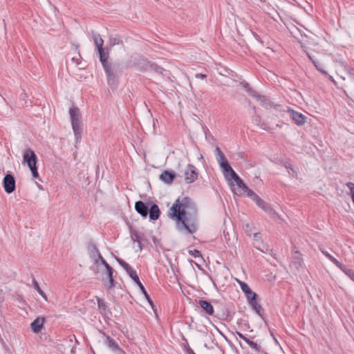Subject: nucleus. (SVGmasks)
I'll return each mask as SVG.
<instances>
[{
    "label": "nucleus",
    "instance_id": "1",
    "mask_svg": "<svg viewBox=\"0 0 354 354\" xmlns=\"http://www.w3.org/2000/svg\"><path fill=\"white\" fill-rule=\"evenodd\" d=\"M169 216L176 222L179 231L194 234L198 229L196 209L189 197H184L181 201L176 199L169 209Z\"/></svg>",
    "mask_w": 354,
    "mask_h": 354
},
{
    "label": "nucleus",
    "instance_id": "2",
    "mask_svg": "<svg viewBox=\"0 0 354 354\" xmlns=\"http://www.w3.org/2000/svg\"><path fill=\"white\" fill-rule=\"evenodd\" d=\"M72 128L74 132L76 143L80 141L82 138V115L80 109L77 107H72L69 109Z\"/></svg>",
    "mask_w": 354,
    "mask_h": 354
},
{
    "label": "nucleus",
    "instance_id": "3",
    "mask_svg": "<svg viewBox=\"0 0 354 354\" xmlns=\"http://www.w3.org/2000/svg\"><path fill=\"white\" fill-rule=\"evenodd\" d=\"M102 66L107 77L108 84L111 86H115L120 72V64L117 62H108Z\"/></svg>",
    "mask_w": 354,
    "mask_h": 354
},
{
    "label": "nucleus",
    "instance_id": "4",
    "mask_svg": "<svg viewBox=\"0 0 354 354\" xmlns=\"http://www.w3.org/2000/svg\"><path fill=\"white\" fill-rule=\"evenodd\" d=\"M24 162L26 163L30 169L32 175L34 178H39V173L37 171V157L35 153L30 149L25 150L23 156Z\"/></svg>",
    "mask_w": 354,
    "mask_h": 354
},
{
    "label": "nucleus",
    "instance_id": "5",
    "mask_svg": "<svg viewBox=\"0 0 354 354\" xmlns=\"http://www.w3.org/2000/svg\"><path fill=\"white\" fill-rule=\"evenodd\" d=\"M5 192L11 194L15 190V179L10 173L6 174L3 180Z\"/></svg>",
    "mask_w": 354,
    "mask_h": 354
},
{
    "label": "nucleus",
    "instance_id": "6",
    "mask_svg": "<svg viewBox=\"0 0 354 354\" xmlns=\"http://www.w3.org/2000/svg\"><path fill=\"white\" fill-rule=\"evenodd\" d=\"M287 113L296 124L302 126L306 123V118L302 113L294 111L289 107H287Z\"/></svg>",
    "mask_w": 354,
    "mask_h": 354
},
{
    "label": "nucleus",
    "instance_id": "7",
    "mask_svg": "<svg viewBox=\"0 0 354 354\" xmlns=\"http://www.w3.org/2000/svg\"><path fill=\"white\" fill-rule=\"evenodd\" d=\"M198 177V173L196 171V167L192 165H188L185 171V180L187 183L189 184L194 182Z\"/></svg>",
    "mask_w": 354,
    "mask_h": 354
},
{
    "label": "nucleus",
    "instance_id": "8",
    "mask_svg": "<svg viewBox=\"0 0 354 354\" xmlns=\"http://www.w3.org/2000/svg\"><path fill=\"white\" fill-rule=\"evenodd\" d=\"M237 185V187H233L234 186H231L232 190L233 193L237 196H241L244 194L245 190H248V187L247 185L243 183L242 179L237 175L234 178H233Z\"/></svg>",
    "mask_w": 354,
    "mask_h": 354
},
{
    "label": "nucleus",
    "instance_id": "9",
    "mask_svg": "<svg viewBox=\"0 0 354 354\" xmlns=\"http://www.w3.org/2000/svg\"><path fill=\"white\" fill-rule=\"evenodd\" d=\"M252 96L255 97L260 102V104L267 109H271L272 107H274V109H277V107L280 106L279 105L274 106L273 103L270 100V99H268L265 95H261L257 93H254L252 94Z\"/></svg>",
    "mask_w": 354,
    "mask_h": 354
},
{
    "label": "nucleus",
    "instance_id": "10",
    "mask_svg": "<svg viewBox=\"0 0 354 354\" xmlns=\"http://www.w3.org/2000/svg\"><path fill=\"white\" fill-rule=\"evenodd\" d=\"M105 269H106L105 274L106 275V277L104 278L103 280L104 281H105L106 279L108 280V283H105V286L108 289H111L112 288H113L115 286V281L113 277V269L112 268V267L111 266H107L106 268H105Z\"/></svg>",
    "mask_w": 354,
    "mask_h": 354
},
{
    "label": "nucleus",
    "instance_id": "11",
    "mask_svg": "<svg viewBox=\"0 0 354 354\" xmlns=\"http://www.w3.org/2000/svg\"><path fill=\"white\" fill-rule=\"evenodd\" d=\"M149 203H145L141 201H138L135 203V209L142 217L146 218L149 213Z\"/></svg>",
    "mask_w": 354,
    "mask_h": 354
},
{
    "label": "nucleus",
    "instance_id": "12",
    "mask_svg": "<svg viewBox=\"0 0 354 354\" xmlns=\"http://www.w3.org/2000/svg\"><path fill=\"white\" fill-rule=\"evenodd\" d=\"M44 322H45L44 317H37L30 324L31 330L35 333H39L41 330Z\"/></svg>",
    "mask_w": 354,
    "mask_h": 354
},
{
    "label": "nucleus",
    "instance_id": "13",
    "mask_svg": "<svg viewBox=\"0 0 354 354\" xmlns=\"http://www.w3.org/2000/svg\"><path fill=\"white\" fill-rule=\"evenodd\" d=\"M175 177L176 174L174 171L165 170L160 175L159 178L165 183L170 184L174 181Z\"/></svg>",
    "mask_w": 354,
    "mask_h": 354
},
{
    "label": "nucleus",
    "instance_id": "14",
    "mask_svg": "<svg viewBox=\"0 0 354 354\" xmlns=\"http://www.w3.org/2000/svg\"><path fill=\"white\" fill-rule=\"evenodd\" d=\"M198 304L201 306V308L208 315H213L214 310V307L212 305V304L206 300L200 299L198 301Z\"/></svg>",
    "mask_w": 354,
    "mask_h": 354
},
{
    "label": "nucleus",
    "instance_id": "15",
    "mask_svg": "<svg viewBox=\"0 0 354 354\" xmlns=\"http://www.w3.org/2000/svg\"><path fill=\"white\" fill-rule=\"evenodd\" d=\"M104 337V344L108 346L113 352L119 347L118 344L109 335H107L105 333H102Z\"/></svg>",
    "mask_w": 354,
    "mask_h": 354
},
{
    "label": "nucleus",
    "instance_id": "16",
    "mask_svg": "<svg viewBox=\"0 0 354 354\" xmlns=\"http://www.w3.org/2000/svg\"><path fill=\"white\" fill-rule=\"evenodd\" d=\"M148 214L149 215L150 220H151V221L157 220L159 218L160 214V211L158 206L156 204H152L151 205L150 208L149 207Z\"/></svg>",
    "mask_w": 354,
    "mask_h": 354
},
{
    "label": "nucleus",
    "instance_id": "17",
    "mask_svg": "<svg viewBox=\"0 0 354 354\" xmlns=\"http://www.w3.org/2000/svg\"><path fill=\"white\" fill-rule=\"evenodd\" d=\"M239 284L242 291L245 293L247 299L250 297H254L255 295H257V293L253 292L245 282L239 281Z\"/></svg>",
    "mask_w": 354,
    "mask_h": 354
},
{
    "label": "nucleus",
    "instance_id": "18",
    "mask_svg": "<svg viewBox=\"0 0 354 354\" xmlns=\"http://www.w3.org/2000/svg\"><path fill=\"white\" fill-rule=\"evenodd\" d=\"M223 173L225 179L229 182L230 185L234 186V183L232 182V180L237 176V174L233 170L232 167L230 166V168H228Z\"/></svg>",
    "mask_w": 354,
    "mask_h": 354
},
{
    "label": "nucleus",
    "instance_id": "19",
    "mask_svg": "<svg viewBox=\"0 0 354 354\" xmlns=\"http://www.w3.org/2000/svg\"><path fill=\"white\" fill-rule=\"evenodd\" d=\"M137 279L136 280H133V281L138 286L139 288L140 289L141 292H142V294L144 295L145 297L146 298V299L148 301V302L149 303V304L153 307V301L151 300L150 296L149 295V294L147 293V290H145L144 286L142 285V283L140 282V279H139V277H138L136 278Z\"/></svg>",
    "mask_w": 354,
    "mask_h": 354
},
{
    "label": "nucleus",
    "instance_id": "20",
    "mask_svg": "<svg viewBox=\"0 0 354 354\" xmlns=\"http://www.w3.org/2000/svg\"><path fill=\"white\" fill-rule=\"evenodd\" d=\"M257 205L263 209L266 212L271 214L273 212V209L270 207V206L263 201L260 197L255 201Z\"/></svg>",
    "mask_w": 354,
    "mask_h": 354
},
{
    "label": "nucleus",
    "instance_id": "21",
    "mask_svg": "<svg viewBox=\"0 0 354 354\" xmlns=\"http://www.w3.org/2000/svg\"><path fill=\"white\" fill-rule=\"evenodd\" d=\"M146 70H150L156 72V73L162 74L165 71L162 67L158 66L157 64L147 62L145 66Z\"/></svg>",
    "mask_w": 354,
    "mask_h": 354
},
{
    "label": "nucleus",
    "instance_id": "22",
    "mask_svg": "<svg viewBox=\"0 0 354 354\" xmlns=\"http://www.w3.org/2000/svg\"><path fill=\"white\" fill-rule=\"evenodd\" d=\"M129 232L130 236L132 241L136 243H140L142 241V236L141 234L132 226H129Z\"/></svg>",
    "mask_w": 354,
    "mask_h": 354
},
{
    "label": "nucleus",
    "instance_id": "23",
    "mask_svg": "<svg viewBox=\"0 0 354 354\" xmlns=\"http://www.w3.org/2000/svg\"><path fill=\"white\" fill-rule=\"evenodd\" d=\"M322 252L331 262H333L336 266L340 268L341 270L342 269H345V266L341 263L337 259L330 255L328 252L323 250Z\"/></svg>",
    "mask_w": 354,
    "mask_h": 354
},
{
    "label": "nucleus",
    "instance_id": "24",
    "mask_svg": "<svg viewBox=\"0 0 354 354\" xmlns=\"http://www.w3.org/2000/svg\"><path fill=\"white\" fill-rule=\"evenodd\" d=\"M99 55H100V60L102 63V65L104 66L105 64L109 62L108 61L109 58V51L105 50V49L103 48L102 49L97 50Z\"/></svg>",
    "mask_w": 354,
    "mask_h": 354
},
{
    "label": "nucleus",
    "instance_id": "25",
    "mask_svg": "<svg viewBox=\"0 0 354 354\" xmlns=\"http://www.w3.org/2000/svg\"><path fill=\"white\" fill-rule=\"evenodd\" d=\"M93 38L94 40L95 45L97 50L103 48L104 40L101 38L99 34L93 32Z\"/></svg>",
    "mask_w": 354,
    "mask_h": 354
},
{
    "label": "nucleus",
    "instance_id": "26",
    "mask_svg": "<svg viewBox=\"0 0 354 354\" xmlns=\"http://www.w3.org/2000/svg\"><path fill=\"white\" fill-rule=\"evenodd\" d=\"M97 307H98L100 312L102 314L106 315L107 306H106L105 301L103 299L97 298Z\"/></svg>",
    "mask_w": 354,
    "mask_h": 354
},
{
    "label": "nucleus",
    "instance_id": "27",
    "mask_svg": "<svg viewBox=\"0 0 354 354\" xmlns=\"http://www.w3.org/2000/svg\"><path fill=\"white\" fill-rule=\"evenodd\" d=\"M87 249L91 257H95V254L97 255L98 253H100L96 245L92 242L88 244Z\"/></svg>",
    "mask_w": 354,
    "mask_h": 354
},
{
    "label": "nucleus",
    "instance_id": "28",
    "mask_svg": "<svg viewBox=\"0 0 354 354\" xmlns=\"http://www.w3.org/2000/svg\"><path fill=\"white\" fill-rule=\"evenodd\" d=\"M244 341L249 345L251 348L254 349L255 351L259 352L261 351V346L257 343L250 340V339L246 337Z\"/></svg>",
    "mask_w": 354,
    "mask_h": 354
},
{
    "label": "nucleus",
    "instance_id": "29",
    "mask_svg": "<svg viewBox=\"0 0 354 354\" xmlns=\"http://www.w3.org/2000/svg\"><path fill=\"white\" fill-rule=\"evenodd\" d=\"M32 285L34 288L38 292V293L46 300L47 301V296L45 294V292L40 288L39 283L37 281L34 279L32 280Z\"/></svg>",
    "mask_w": 354,
    "mask_h": 354
},
{
    "label": "nucleus",
    "instance_id": "30",
    "mask_svg": "<svg viewBox=\"0 0 354 354\" xmlns=\"http://www.w3.org/2000/svg\"><path fill=\"white\" fill-rule=\"evenodd\" d=\"M126 270V272H127V274L129 275V277L133 279V280H136L137 277H138L136 270H133L131 268V267L130 266H128V268H125L124 269Z\"/></svg>",
    "mask_w": 354,
    "mask_h": 354
},
{
    "label": "nucleus",
    "instance_id": "31",
    "mask_svg": "<svg viewBox=\"0 0 354 354\" xmlns=\"http://www.w3.org/2000/svg\"><path fill=\"white\" fill-rule=\"evenodd\" d=\"M258 298L259 296L257 294L255 295L254 297H250L249 299H247L248 304L251 306L252 308L259 304V303L258 302Z\"/></svg>",
    "mask_w": 354,
    "mask_h": 354
},
{
    "label": "nucleus",
    "instance_id": "32",
    "mask_svg": "<svg viewBox=\"0 0 354 354\" xmlns=\"http://www.w3.org/2000/svg\"><path fill=\"white\" fill-rule=\"evenodd\" d=\"M252 309L256 312V313L258 315H259L263 319H264V317H263L264 310L261 307L260 304H258L257 306L252 307Z\"/></svg>",
    "mask_w": 354,
    "mask_h": 354
},
{
    "label": "nucleus",
    "instance_id": "33",
    "mask_svg": "<svg viewBox=\"0 0 354 354\" xmlns=\"http://www.w3.org/2000/svg\"><path fill=\"white\" fill-rule=\"evenodd\" d=\"M109 45L111 46H114L115 45H119L122 43V40L118 37H111L109 39Z\"/></svg>",
    "mask_w": 354,
    "mask_h": 354
},
{
    "label": "nucleus",
    "instance_id": "34",
    "mask_svg": "<svg viewBox=\"0 0 354 354\" xmlns=\"http://www.w3.org/2000/svg\"><path fill=\"white\" fill-rule=\"evenodd\" d=\"M97 256V259L95 260V264L98 263V261H100L101 262V263L104 266V268H106L107 266H110L106 261V260L103 258V257L102 256L101 253H98V254Z\"/></svg>",
    "mask_w": 354,
    "mask_h": 354
},
{
    "label": "nucleus",
    "instance_id": "35",
    "mask_svg": "<svg viewBox=\"0 0 354 354\" xmlns=\"http://www.w3.org/2000/svg\"><path fill=\"white\" fill-rule=\"evenodd\" d=\"M246 193L248 196L250 197L254 201H257L259 196L256 194L253 191L248 188V190H245L244 194Z\"/></svg>",
    "mask_w": 354,
    "mask_h": 354
},
{
    "label": "nucleus",
    "instance_id": "36",
    "mask_svg": "<svg viewBox=\"0 0 354 354\" xmlns=\"http://www.w3.org/2000/svg\"><path fill=\"white\" fill-rule=\"evenodd\" d=\"M351 279L354 281V270L348 269L345 266V269L342 270Z\"/></svg>",
    "mask_w": 354,
    "mask_h": 354
},
{
    "label": "nucleus",
    "instance_id": "37",
    "mask_svg": "<svg viewBox=\"0 0 354 354\" xmlns=\"http://www.w3.org/2000/svg\"><path fill=\"white\" fill-rule=\"evenodd\" d=\"M220 167L222 169V171L223 172L228 168H230V165L227 161H223L222 162H220Z\"/></svg>",
    "mask_w": 354,
    "mask_h": 354
},
{
    "label": "nucleus",
    "instance_id": "38",
    "mask_svg": "<svg viewBox=\"0 0 354 354\" xmlns=\"http://www.w3.org/2000/svg\"><path fill=\"white\" fill-rule=\"evenodd\" d=\"M116 261L118 262V263L124 268H128V266H129L127 262H125L124 260H122L120 258L115 257Z\"/></svg>",
    "mask_w": 354,
    "mask_h": 354
},
{
    "label": "nucleus",
    "instance_id": "39",
    "mask_svg": "<svg viewBox=\"0 0 354 354\" xmlns=\"http://www.w3.org/2000/svg\"><path fill=\"white\" fill-rule=\"evenodd\" d=\"M189 253L194 256L195 258L201 257V253L198 250H189Z\"/></svg>",
    "mask_w": 354,
    "mask_h": 354
},
{
    "label": "nucleus",
    "instance_id": "40",
    "mask_svg": "<svg viewBox=\"0 0 354 354\" xmlns=\"http://www.w3.org/2000/svg\"><path fill=\"white\" fill-rule=\"evenodd\" d=\"M252 123L257 126L260 125L261 123V118L259 115H254L252 118Z\"/></svg>",
    "mask_w": 354,
    "mask_h": 354
},
{
    "label": "nucleus",
    "instance_id": "41",
    "mask_svg": "<svg viewBox=\"0 0 354 354\" xmlns=\"http://www.w3.org/2000/svg\"><path fill=\"white\" fill-rule=\"evenodd\" d=\"M313 64L316 67V68L318 71H319L321 73H322L323 74H325V75L327 74V73L325 71H324L323 69L321 68L320 64L317 61H313Z\"/></svg>",
    "mask_w": 354,
    "mask_h": 354
},
{
    "label": "nucleus",
    "instance_id": "42",
    "mask_svg": "<svg viewBox=\"0 0 354 354\" xmlns=\"http://www.w3.org/2000/svg\"><path fill=\"white\" fill-rule=\"evenodd\" d=\"M288 174L293 178H297V173L292 167L288 169Z\"/></svg>",
    "mask_w": 354,
    "mask_h": 354
},
{
    "label": "nucleus",
    "instance_id": "43",
    "mask_svg": "<svg viewBox=\"0 0 354 354\" xmlns=\"http://www.w3.org/2000/svg\"><path fill=\"white\" fill-rule=\"evenodd\" d=\"M216 160L218 161L219 165H220V162H222L223 161H227L225 159V157L224 154H222L220 156H217L216 157Z\"/></svg>",
    "mask_w": 354,
    "mask_h": 354
},
{
    "label": "nucleus",
    "instance_id": "44",
    "mask_svg": "<svg viewBox=\"0 0 354 354\" xmlns=\"http://www.w3.org/2000/svg\"><path fill=\"white\" fill-rule=\"evenodd\" d=\"M185 348L187 354H196L188 344L185 346Z\"/></svg>",
    "mask_w": 354,
    "mask_h": 354
},
{
    "label": "nucleus",
    "instance_id": "45",
    "mask_svg": "<svg viewBox=\"0 0 354 354\" xmlns=\"http://www.w3.org/2000/svg\"><path fill=\"white\" fill-rule=\"evenodd\" d=\"M258 127H259L261 129H263V130H268L269 129V127L268 126L267 124L264 123V122H261L260 123V125H259Z\"/></svg>",
    "mask_w": 354,
    "mask_h": 354
},
{
    "label": "nucleus",
    "instance_id": "46",
    "mask_svg": "<svg viewBox=\"0 0 354 354\" xmlns=\"http://www.w3.org/2000/svg\"><path fill=\"white\" fill-rule=\"evenodd\" d=\"M113 353L115 354H127L120 346Z\"/></svg>",
    "mask_w": 354,
    "mask_h": 354
},
{
    "label": "nucleus",
    "instance_id": "47",
    "mask_svg": "<svg viewBox=\"0 0 354 354\" xmlns=\"http://www.w3.org/2000/svg\"><path fill=\"white\" fill-rule=\"evenodd\" d=\"M281 163L284 167H286L288 169H289L292 167L291 164L288 161L281 162Z\"/></svg>",
    "mask_w": 354,
    "mask_h": 354
},
{
    "label": "nucleus",
    "instance_id": "48",
    "mask_svg": "<svg viewBox=\"0 0 354 354\" xmlns=\"http://www.w3.org/2000/svg\"><path fill=\"white\" fill-rule=\"evenodd\" d=\"M215 153H216V157L220 156L221 155L223 154V153L221 151V150L220 149V148L218 147H216Z\"/></svg>",
    "mask_w": 354,
    "mask_h": 354
},
{
    "label": "nucleus",
    "instance_id": "49",
    "mask_svg": "<svg viewBox=\"0 0 354 354\" xmlns=\"http://www.w3.org/2000/svg\"><path fill=\"white\" fill-rule=\"evenodd\" d=\"M236 335L241 338L242 339L245 340L246 339L247 337H245V335H243L241 333L239 332V331H236Z\"/></svg>",
    "mask_w": 354,
    "mask_h": 354
},
{
    "label": "nucleus",
    "instance_id": "50",
    "mask_svg": "<svg viewBox=\"0 0 354 354\" xmlns=\"http://www.w3.org/2000/svg\"><path fill=\"white\" fill-rule=\"evenodd\" d=\"M306 55L308 57V58L312 61L313 63V61H316L315 59L314 58V57L309 53L306 52Z\"/></svg>",
    "mask_w": 354,
    "mask_h": 354
},
{
    "label": "nucleus",
    "instance_id": "51",
    "mask_svg": "<svg viewBox=\"0 0 354 354\" xmlns=\"http://www.w3.org/2000/svg\"><path fill=\"white\" fill-rule=\"evenodd\" d=\"M245 87L247 88V91H250L252 93V95L254 94V93H256L255 91H252L250 87H249V84H246Z\"/></svg>",
    "mask_w": 354,
    "mask_h": 354
},
{
    "label": "nucleus",
    "instance_id": "52",
    "mask_svg": "<svg viewBox=\"0 0 354 354\" xmlns=\"http://www.w3.org/2000/svg\"><path fill=\"white\" fill-rule=\"evenodd\" d=\"M196 77H201V78H205V77H206V75L200 73V74H197L196 75Z\"/></svg>",
    "mask_w": 354,
    "mask_h": 354
},
{
    "label": "nucleus",
    "instance_id": "53",
    "mask_svg": "<svg viewBox=\"0 0 354 354\" xmlns=\"http://www.w3.org/2000/svg\"><path fill=\"white\" fill-rule=\"evenodd\" d=\"M138 243V246L139 250L141 251L142 250V241L140 242V243Z\"/></svg>",
    "mask_w": 354,
    "mask_h": 354
},
{
    "label": "nucleus",
    "instance_id": "54",
    "mask_svg": "<svg viewBox=\"0 0 354 354\" xmlns=\"http://www.w3.org/2000/svg\"><path fill=\"white\" fill-rule=\"evenodd\" d=\"M259 233H254V237L255 239H257V238H258V236H259Z\"/></svg>",
    "mask_w": 354,
    "mask_h": 354
},
{
    "label": "nucleus",
    "instance_id": "55",
    "mask_svg": "<svg viewBox=\"0 0 354 354\" xmlns=\"http://www.w3.org/2000/svg\"><path fill=\"white\" fill-rule=\"evenodd\" d=\"M220 333L224 337L225 339H227L226 336H225L221 332H220Z\"/></svg>",
    "mask_w": 354,
    "mask_h": 354
},
{
    "label": "nucleus",
    "instance_id": "56",
    "mask_svg": "<svg viewBox=\"0 0 354 354\" xmlns=\"http://www.w3.org/2000/svg\"><path fill=\"white\" fill-rule=\"evenodd\" d=\"M72 60H73V62H75V58H72Z\"/></svg>",
    "mask_w": 354,
    "mask_h": 354
},
{
    "label": "nucleus",
    "instance_id": "57",
    "mask_svg": "<svg viewBox=\"0 0 354 354\" xmlns=\"http://www.w3.org/2000/svg\"><path fill=\"white\" fill-rule=\"evenodd\" d=\"M352 78L354 80V75H353V76H352Z\"/></svg>",
    "mask_w": 354,
    "mask_h": 354
}]
</instances>
